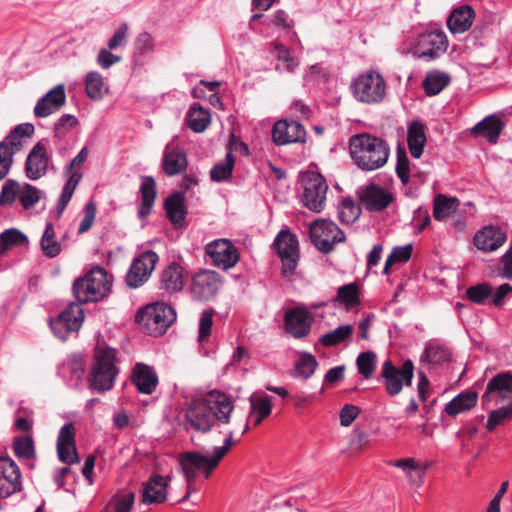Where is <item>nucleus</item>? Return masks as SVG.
<instances>
[{"label": "nucleus", "instance_id": "nucleus-1", "mask_svg": "<svg viewBox=\"0 0 512 512\" xmlns=\"http://www.w3.org/2000/svg\"><path fill=\"white\" fill-rule=\"evenodd\" d=\"M233 409L229 396L220 391H211L204 399L190 403L185 418L192 429L207 433L217 424H228Z\"/></svg>", "mask_w": 512, "mask_h": 512}, {"label": "nucleus", "instance_id": "nucleus-2", "mask_svg": "<svg viewBox=\"0 0 512 512\" xmlns=\"http://www.w3.org/2000/svg\"><path fill=\"white\" fill-rule=\"evenodd\" d=\"M233 431L230 430L226 434L223 446L215 447L212 456L203 455L199 452H184L179 456V462L187 481V493L182 498V501L187 500L190 496L192 486L195 482L197 470H202L205 473V478H209L211 472L219 465L220 461L231 450L234 439Z\"/></svg>", "mask_w": 512, "mask_h": 512}, {"label": "nucleus", "instance_id": "nucleus-3", "mask_svg": "<svg viewBox=\"0 0 512 512\" xmlns=\"http://www.w3.org/2000/svg\"><path fill=\"white\" fill-rule=\"evenodd\" d=\"M350 153L357 166L364 171L383 167L389 157V146L381 138L363 133L350 138Z\"/></svg>", "mask_w": 512, "mask_h": 512}, {"label": "nucleus", "instance_id": "nucleus-4", "mask_svg": "<svg viewBox=\"0 0 512 512\" xmlns=\"http://www.w3.org/2000/svg\"><path fill=\"white\" fill-rule=\"evenodd\" d=\"M115 357L116 351L113 348H96L88 377L91 389L101 393L112 389L119 372L115 365Z\"/></svg>", "mask_w": 512, "mask_h": 512}, {"label": "nucleus", "instance_id": "nucleus-5", "mask_svg": "<svg viewBox=\"0 0 512 512\" xmlns=\"http://www.w3.org/2000/svg\"><path fill=\"white\" fill-rule=\"evenodd\" d=\"M111 281L104 268L96 266L83 277L76 279L72 286V292L76 300L81 303L97 302L103 299L109 292Z\"/></svg>", "mask_w": 512, "mask_h": 512}, {"label": "nucleus", "instance_id": "nucleus-6", "mask_svg": "<svg viewBox=\"0 0 512 512\" xmlns=\"http://www.w3.org/2000/svg\"><path fill=\"white\" fill-rule=\"evenodd\" d=\"M175 319L176 313L173 308L163 302L146 305L135 317L140 328L153 336L163 335Z\"/></svg>", "mask_w": 512, "mask_h": 512}, {"label": "nucleus", "instance_id": "nucleus-7", "mask_svg": "<svg viewBox=\"0 0 512 512\" xmlns=\"http://www.w3.org/2000/svg\"><path fill=\"white\" fill-rule=\"evenodd\" d=\"M381 378L389 396L399 395L404 386L410 387L412 385L414 364L410 359H407L401 367H397L391 360H386L382 365Z\"/></svg>", "mask_w": 512, "mask_h": 512}, {"label": "nucleus", "instance_id": "nucleus-8", "mask_svg": "<svg viewBox=\"0 0 512 512\" xmlns=\"http://www.w3.org/2000/svg\"><path fill=\"white\" fill-rule=\"evenodd\" d=\"M33 133L32 124H19L0 142V180L9 172L13 156L20 150L23 138L30 137Z\"/></svg>", "mask_w": 512, "mask_h": 512}, {"label": "nucleus", "instance_id": "nucleus-9", "mask_svg": "<svg viewBox=\"0 0 512 512\" xmlns=\"http://www.w3.org/2000/svg\"><path fill=\"white\" fill-rule=\"evenodd\" d=\"M303 186L302 201L305 207L314 212L324 209L328 185L325 178L317 172H307L301 177Z\"/></svg>", "mask_w": 512, "mask_h": 512}, {"label": "nucleus", "instance_id": "nucleus-10", "mask_svg": "<svg viewBox=\"0 0 512 512\" xmlns=\"http://www.w3.org/2000/svg\"><path fill=\"white\" fill-rule=\"evenodd\" d=\"M312 243L322 253H329L336 243L345 241L344 232L332 221L315 220L309 227Z\"/></svg>", "mask_w": 512, "mask_h": 512}, {"label": "nucleus", "instance_id": "nucleus-11", "mask_svg": "<svg viewBox=\"0 0 512 512\" xmlns=\"http://www.w3.org/2000/svg\"><path fill=\"white\" fill-rule=\"evenodd\" d=\"M354 97L363 103L380 102L385 95V83L377 73L359 75L351 85Z\"/></svg>", "mask_w": 512, "mask_h": 512}, {"label": "nucleus", "instance_id": "nucleus-12", "mask_svg": "<svg viewBox=\"0 0 512 512\" xmlns=\"http://www.w3.org/2000/svg\"><path fill=\"white\" fill-rule=\"evenodd\" d=\"M274 246L282 262V275L290 277L294 274L299 261L297 237L289 230H281L274 240Z\"/></svg>", "mask_w": 512, "mask_h": 512}, {"label": "nucleus", "instance_id": "nucleus-13", "mask_svg": "<svg viewBox=\"0 0 512 512\" xmlns=\"http://www.w3.org/2000/svg\"><path fill=\"white\" fill-rule=\"evenodd\" d=\"M159 257L156 252L148 250L140 254L126 275V283L131 288H137L145 283L153 272Z\"/></svg>", "mask_w": 512, "mask_h": 512}, {"label": "nucleus", "instance_id": "nucleus-14", "mask_svg": "<svg viewBox=\"0 0 512 512\" xmlns=\"http://www.w3.org/2000/svg\"><path fill=\"white\" fill-rule=\"evenodd\" d=\"M22 490L18 465L9 457H0V497L8 498Z\"/></svg>", "mask_w": 512, "mask_h": 512}, {"label": "nucleus", "instance_id": "nucleus-15", "mask_svg": "<svg viewBox=\"0 0 512 512\" xmlns=\"http://www.w3.org/2000/svg\"><path fill=\"white\" fill-rule=\"evenodd\" d=\"M448 46L447 37L442 31L422 34L415 48V54L426 61L434 60L445 52Z\"/></svg>", "mask_w": 512, "mask_h": 512}, {"label": "nucleus", "instance_id": "nucleus-16", "mask_svg": "<svg viewBox=\"0 0 512 512\" xmlns=\"http://www.w3.org/2000/svg\"><path fill=\"white\" fill-rule=\"evenodd\" d=\"M206 253L216 266L223 269H230L239 261L237 248L227 239H218L211 242L206 246Z\"/></svg>", "mask_w": 512, "mask_h": 512}, {"label": "nucleus", "instance_id": "nucleus-17", "mask_svg": "<svg viewBox=\"0 0 512 512\" xmlns=\"http://www.w3.org/2000/svg\"><path fill=\"white\" fill-rule=\"evenodd\" d=\"M306 131L297 121L280 120L272 128V139L276 145L304 142Z\"/></svg>", "mask_w": 512, "mask_h": 512}, {"label": "nucleus", "instance_id": "nucleus-18", "mask_svg": "<svg viewBox=\"0 0 512 512\" xmlns=\"http://www.w3.org/2000/svg\"><path fill=\"white\" fill-rule=\"evenodd\" d=\"M66 103L64 84H59L41 97L35 107L34 115L38 118H45L59 111Z\"/></svg>", "mask_w": 512, "mask_h": 512}, {"label": "nucleus", "instance_id": "nucleus-19", "mask_svg": "<svg viewBox=\"0 0 512 512\" xmlns=\"http://www.w3.org/2000/svg\"><path fill=\"white\" fill-rule=\"evenodd\" d=\"M221 286L218 273L210 270H203L196 273L192 279V293L201 300H208L213 297Z\"/></svg>", "mask_w": 512, "mask_h": 512}, {"label": "nucleus", "instance_id": "nucleus-20", "mask_svg": "<svg viewBox=\"0 0 512 512\" xmlns=\"http://www.w3.org/2000/svg\"><path fill=\"white\" fill-rule=\"evenodd\" d=\"M312 322V314L302 308H293L285 314V329L295 338L307 336L311 330Z\"/></svg>", "mask_w": 512, "mask_h": 512}, {"label": "nucleus", "instance_id": "nucleus-21", "mask_svg": "<svg viewBox=\"0 0 512 512\" xmlns=\"http://www.w3.org/2000/svg\"><path fill=\"white\" fill-rule=\"evenodd\" d=\"M496 396L502 400L512 397V374L510 372L498 373L488 382L486 391L481 398L483 407H488L492 398Z\"/></svg>", "mask_w": 512, "mask_h": 512}, {"label": "nucleus", "instance_id": "nucleus-22", "mask_svg": "<svg viewBox=\"0 0 512 512\" xmlns=\"http://www.w3.org/2000/svg\"><path fill=\"white\" fill-rule=\"evenodd\" d=\"M48 156L46 147L38 142L30 151L25 163L26 175L31 180H38L44 176L48 167Z\"/></svg>", "mask_w": 512, "mask_h": 512}, {"label": "nucleus", "instance_id": "nucleus-23", "mask_svg": "<svg viewBox=\"0 0 512 512\" xmlns=\"http://www.w3.org/2000/svg\"><path fill=\"white\" fill-rule=\"evenodd\" d=\"M359 198L368 211H382L392 201V195L375 184H370L361 189Z\"/></svg>", "mask_w": 512, "mask_h": 512}, {"label": "nucleus", "instance_id": "nucleus-24", "mask_svg": "<svg viewBox=\"0 0 512 512\" xmlns=\"http://www.w3.org/2000/svg\"><path fill=\"white\" fill-rule=\"evenodd\" d=\"M167 480L160 475H152L143 484L141 501L144 504H160L167 499Z\"/></svg>", "mask_w": 512, "mask_h": 512}, {"label": "nucleus", "instance_id": "nucleus-25", "mask_svg": "<svg viewBox=\"0 0 512 512\" xmlns=\"http://www.w3.org/2000/svg\"><path fill=\"white\" fill-rule=\"evenodd\" d=\"M131 381L143 394H152L158 385V376L152 367L137 363L131 374Z\"/></svg>", "mask_w": 512, "mask_h": 512}, {"label": "nucleus", "instance_id": "nucleus-26", "mask_svg": "<svg viewBox=\"0 0 512 512\" xmlns=\"http://www.w3.org/2000/svg\"><path fill=\"white\" fill-rule=\"evenodd\" d=\"M506 239L507 236L501 229L488 226L476 233L474 244L479 250L492 252L501 247Z\"/></svg>", "mask_w": 512, "mask_h": 512}, {"label": "nucleus", "instance_id": "nucleus-27", "mask_svg": "<svg viewBox=\"0 0 512 512\" xmlns=\"http://www.w3.org/2000/svg\"><path fill=\"white\" fill-rule=\"evenodd\" d=\"M164 208L166 215L175 228H181L184 224L187 209L185 197L181 192H175L165 199Z\"/></svg>", "mask_w": 512, "mask_h": 512}, {"label": "nucleus", "instance_id": "nucleus-28", "mask_svg": "<svg viewBox=\"0 0 512 512\" xmlns=\"http://www.w3.org/2000/svg\"><path fill=\"white\" fill-rule=\"evenodd\" d=\"M187 157L183 150L167 146L163 154L162 168L166 175L174 176L183 172L187 167Z\"/></svg>", "mask_w": 512, "mask_h": 512}, {"label": "nucleus", "instance_id": "nucleus-29", "mask_svg": "<svg viewBox=\"0 0 512 512\" xmlns=\"http://www.w3.org/2000/svg\"><path fill=\"white\" fill-rule=\"evenodd\" d=\"M475 12L470 6H461L455 9L447 19V26L451 33H464L472 25Z\"/></svg>", "mask_w": 512, "mask_h": 512}, {"label": "nucleus", "instance_id": "nucleus-30", "mask_svg": "<svg viewBox=\"0 0 512 512\" xmlns=\"http://www.w3.org/2000/svg\"><path fill=\"white\" fill-rule=\"evenodd\" d=\"M161 288L168 293L182 290L184 286V269L177 263L170 264L163 270L160 279Z\"/></svg>", "mask_w": 512, "mask_h": 512}, {"label": "nucleus", "instance_id": "nucleus-31", "mask_svg": "<svg viewBox=\"0 0 512 512\" xmlns=\"http://www.w3.org/2000/svg\"><path fill=\"white\" fill-rule=\"evenodd\" d=\"M503 129V122L496 115H489L477 123L472 133L475 135H482L487 138L492 144H495Z\"/></svg>", "mask_w": 512, "mask_h": 512}, {"label": "nucleus", "instance_id": "nucleus-32", "mask_svg": "<svg viewBox=\"0 0 512 512\" xmlns=\"http://www.w3.org/2000/svg\"><path fill=\"white\" fill-rule=\"evenodd\" d=\"M140 193L141 204L138 209V215L141 219H144L151 213L157 193L156 182L152 176L143 177Z\"/></svg>", "mask_w": 512, "mask_h": 512}, {"label": "nucleus", "instance_id": "nucleus-33", "mask_svg": "<svg viewBox=\"0 0 512 512\" xmlns=\"http://www.w3.org/2000/svg\"><path fill=\"white\" fill-rule=\"evenodd\" d=\"M478 393L475 391H464L455 396L445 406V412L454 417L459 413L465 412L473 408L477 404Z\"/></svg>", "mask_w": 512, "mask_h": 512}, {"label": "nucleus", "instance_id": "nucleus-34", "mask_svg": "<svg viewBox=\"0 0 512 512\" xmlns=\"http://www.w3.org/2000/svg\"><path fill=\"white\" fill-rule=\"evenodd\" d=\"M185 122L192 131L201 133L210 124V113L198 103H194L186 114Z\"/></svg>", "mask_w": 512, "mask_h": 512}, {"label": "nucleus", "instance_id": "nucleus-35", "mask_svg": "<svg viewBox=\"0 0 512 512\" xmlns=\"http://www.w3.org/2000/svg\"><path fill=\"white\" fill-rule=\"evenodd\" d=\"M407 142L412 157L420 158L426 142L424 126L421 123L415 122L409 126Z\"/></svg>", "mask_w": 512, "mask_h": 512}, {"label": "nucleus", "instance_id": "nucleus-36", "mask_svg": "<svg viewBox=\"0 0 512 512\" xmlns=\"http://www.w3.org/2000/svg\"><path fill=\"white\" fill-rule=\"evenodd\" d=\"M460 202L455 197H447L443 194H438L434 198L433 216L436 220L441 221L454 213Z\"/></svg>", "mask_w": 512, "mask_h": 512}, {"label": "nucleus", "instance_id": "nucleus-37", "mask_svg": "<svg viewBox=\"0 0 512 512\" xmlns=\"http://www.w3.org/2000/svg\"><path fill=\"white\" fill-rule=\"evenodd\" d=\"M450 76L444 72L432 71L427 73L423 88L428 96L439 94L450 83Z\"/></svg>", "mask_w": 512, "mask_h": 512}, {"label": "nucleus", "instance_id": "nucleus-38", "mask_svg": "<svg viewBox=\"0 0 512 512\" xmlns=\"http://www.w3.org/2000/svg\"><path fill=\"white\" fill-rule=\"evenodd\" d=\"M28 243L27 236L19 229H6L0 234V255H4L12 247L26 246Z\"/></svg>", "mask_w": 512, "mask_h": 512}, {"label": "nucleus", "instance_id": "nucleus-39", "mask_svg": "<svg viewBox=\"0 0 512 512\" xmlns=\"http://www.w3.org/2000/svg\"><path fill=\"white\" fill-rule=\"evenodd\" d=\"M56 232L54 225L48 222L45 226L43 236L41 238L40 247L42 253L48 258H54L61 252V245L55 240Z\"/></svg>", "mask_w": 512, "mask_h": 512}, {"label": "nucleus", "instance_id": "nucleus-40", "mask_svg": "<svg viewBox=\"0 0 512 512\" xmlns=\"http://www.w3.org/2000/svg\"><path fill=\"white\" fill-rule=\"evenodd\" d=\"M354 328L352 325H341L334 330L323 334L319 338V342L325 347H332L343 343L350 338L353 334Z\"/></svg>", "mask_w": 512, "mask_h": 512}, {"label": "nucleus", "instance_id": "nucleus-41", "mask_svg": "<svg viewBox=\"0 0 512 512\" xmlns=\"http://www.w3.org/2000/svg\"><path fill=\"white\" fill-rule=\"evenodd\" d=\"M81 303H70L69 306L58 316L61 321L67 323L68 329L78 331L84 320V312Z\"/></svg>", "mask_w": 512, "mask_h": 512}, {"label": "nucleus", "instance_id": "nucleus-42", "mask_svg": "<svg viewBox=\"0 0 512 512\" xmlns=\"http://www.w3.org/2000/svg\"><path fill=\"white\" fill-rule=\"evenodd\" d=\"M85 90L87 95L93 100H100L103 98L107 91V87L99 72L92 71L87 74L85 79Z\"/></svg>", "mask_w": 512, "mask_h": 512}, {"label": "nucleus", "instance_id": "nucleus-43", "mask_svg": "<svg viewBox=\"0 0 512 512\" xmlns=\"http://www.w3.org/2000/svg\"><path fill=\"white\" fill-rule=\"evenodd\" d=\"M359 294L358 285L356 283H349L338 288L335 301L350 309L360 304Z\"/></svg>", "mask_w": 512, "mask_h": 512}, {"label": "nucleus", "instance_id": "nucleus-44", "mask_svg": "<svg viewBox=\"0 0 512 512\" xmlns=\"http://www.w3.org/2000/svg\"><path fill=\"white\" fill-rule=\"evenodd\" d=\"M318 361L308 352H302L294 364V371L297 377L309 379L316 371Z\"/></svg>", "mask_w": 512, "mask_h": 512}, {"label": "nucleus", "instance_id": "nucleus-45", "mask_svg": "<svg viewBox=\"0 0 512 512\" xmlns=\"http://www.w3.org/2000/svg\"><path fill=\"white\" fill-rule=\"evenodd\" d=\"M250 413L249 418L254 417L255 414L267 418L272 411L271 397L268 395L252 394L249 398Z\"/></svg>", "mask_w": 512, "mask_h": 512}, {"label": "nucleus", "instance_id": "nucleus-46", "mask_svg": "<svg viewBox=\"0 0 512 512\" xmlns=\"http://www.w3.org/2000/svg\"><path fill=\"white\" fill-rule=\"evenodd\" d=\"M360 214V207L350 198H344L338 207V218L343 224L354 223Z\"/></svg>", "mask_w": 512, "mask_h": 512}, {"label": "nucleus", "instance_id": "nucleus-47", "mask_svg": "<svg viewBox=\"0 0 512 512\" xmlns=\"http://www.w3.org/2000/svg\"><path fill=\"white\" fill-rule=\"evenodd\" d=\"M356 365L359 373L365 378L369 379L375 373L377 367V356L373 351L362 352L356 359Z\"/></svg>", "mask_w": 512, "mask_h": 512}, {"label": "nucleus", "instance_id": "nucleus-48", "mask_svg": "<svg viewBox=\"0 0 512 512\" xmlns=\"http://www.w3.org/2000/svg\"><path fill=\"white\" fill-rule=\"evenodd\" d=\"M235 165L232 153H227L223 162L215 164L210 170V177L215 182H221L230 178Z\"/></svg>", "mask_w": 512, "mask_h": 512}, {"label": "nucleus", "instance_id": "nucleus-49", "mask_svg": "<svg viewBox=\"0 0 512 512\" xmlns=\"http://www.w3.org/2000/svg\"><path fill=\"white\" fill-rule=\"evenodd\" d=\"M271 45L276 58L283 63L285 70L289 73L294 72L299 65V60L291 54L290 49L277 41Z\"/></svg>", "mask_w": 512, "mask_h": 512}, {"label": "nucleus", "instance_id": "nucleus-50", "mask_svg": "<svg viewBox=\"0 0 512 512\" xmlns=\"http://www.w3.org/2000/svg\"><path fill=\"white\" fill-rule=\"evenodd\" d=\"M450 357L451 353L446 348L439 345H429L421 356V360L431 364H442L448 362Z\"/></svg>", "mask_w": 512, "mask_h": 512}, {"label": "nucleus", "instance_id": "nucleus-51", "mask_svg": "<svg viewBox=\"0 0 512 512\" xmlns=\"http://www.w3.org/2000/svg\"><path fill=\"white\" fill-rule=\"evenodd\" d=\"M493 289L489 283H480L469 287L466 290L467 298L478 305H483L486 300L492 295Z\"/></svg>", "mask_w": 512, "mask_h": 512}, {"label": "nucleus", "instance_id": "nucleus-52", "mask_svg": "<svg viewBox=\"0 0 512 512\" xmlns=\"http://www.w3.org/2000/svg\"><path fill=\"white\" fill-rule=\"evenodd\" d=\"M134 503V494L127 493L113 497L106 505L103 512H130Z\"/></svg>", "mask_w": 512, "mask_h": 512}, {"label": "nucleus", "instance_id": "nucleus-53", "mask_svg": "<svg viewBox=\"0 0 512 512\" xmlns=\"http://www.w3.org/2000/svg\"><path fill=\"white\" fill-rule=\"evenodd\" d=\"M512 417V403L507 406L492 410L489 414L486 428L493 431L496 426L502 424Z\"/></svg>", "mask_w": 512, "mask_h": 512}, {"label": "nucleus", "instance_id": "nucleus-54", "mask_svg": "<svg viewBox=\"0 0 512 512\" xmlns=\"http://www.w3.org/2000/svg\"><path fill=\"white\" fill-rule=\"evenodd\" d=\"M14 453L20 458L30 459L34 457V443L31 436H21L15 439Z\"/></svg>", "mask_w": 512, "mask_h": 512}, {"label": "nucleus", "instance_id": "nucleus-55", "mask_svg": "<svg viewBox=\"0 0 512 512\" xmlns=\"http://www.w3.org/2000/svg\"><path fill=\"white\" fill-rule=\"evenodd\" d=\"M78 124V119L74 115L63 114L54 125L55 137H64L72 128Z\"/></svg>", "mask_w": 512, "mask_h": 512}, {"label": "nucleus", "instance_id": "nucleus-56", "mask_svg": "<svg viewBox=\"0 0 512 512\" xmlns=\"http://www.w3.org/2000/svg\"><path fill=\"white\" fill-rule=\"evenodd\" d=\"M410 162L407 153L404 149L398 148L397 150V163L396 173L403 184L409 182Z\"/></svg>", "mask_w": 512, "mask_h": 512}, {"label": "nucleus", "instance_id": "nucleus-57", "mask_svg": "<svg viewBox=\"0 0 512 512\" xmlns=\"http://www.w3.org/2000/svg\"><path fill=\"white\" fill-rule=\"evenodd\" d=\"M214 311L212 309L202 312L199 321V342L206 341L211 335Z\"/></svg>", "mask_w": 512, "mask_h": 512}, {"label": "nucleus", "instance_id": "nucleus-58", "mask_svg": "<svg viewBox=\"0 0 512 512\" xmlns=\"http://www.w3.org/2000/svg\"><path fill=\"white\" fill-rule=\"evenodd\" d=\"M57 453L59 460L68 465L77 463L79 461L75 444H59L57 445Z\"/></svg>", "mask_w": 512, "mask_h": 512}, {"label": "nucleus", "instance_id": "nucleus-59", "mask_svg": "<svg viewBox=\"0 0 512 512\" xmlns=\"http://www.w3.org/2000/svg\"><path fill=\"white\" fill-rule=\"evenodd\" d=\"M96 205L90 201L85 205L84 208V217L80 222L78 234H83L89 231L93 225L96 216Z\"/></svg>", "mask_w": 512, "mask_h": 512}, {"label": "nucleus", "instance_id": "nucleus-60", "mask_svg": "<svg viewBox=\"0 0 512 512\" xmlns=\"http://www.w3.org/2000/svg\"><path fill=\"white\" fill-rule=\"evenodd\" d=\"M39 191L32 185L26 184L20 194V203L29 209L39 201Z\"/></svg>", "mask_w": 512, "mask_h": 512}, {"label": "nucleus", "instance_id": "nucleus-61", "mask_svg": "<svg viewBox=\"0 0 512 512\" xmlns=\"http://www.w3.org/2000/svg\"><path fill=\"white\" fill-rule=\"evenodd\" d=\"M129 27L126 23L121 24L114 32L113 36L108 41V48L110 50L123 47L127 42Z\"/></svg>", "mask_w": 512, "mask_h": 512}, {"label": "nucleus", "instance_id": "nucleus-62", "mask_svg": "<svg viewBox=\"0 0 512 512\" xmlns=\"http://www.w3.org/2000/svg\"><path fill=\"white\" fill-rule=\"evenodd\" d=\"M18 190V182L14 180H8L2 187V191L0 194V205L10 204L14 202Z\"/></svg>", "mask_w": 512, "mask_h": 512}, {"label": "nucleus", "instance_id": "nucleus-63", "mask_svg": "<svg viewBox=\"0 0 512 512\" xmlns=\"http://www.w3.org/2000/svg\"><path fill=\"white\" fill-rule=\"evenodd\" d=\"M153 46L154 44L152 36L147 32H143L139 34L138 37L136 38L134 44L135 54L144 55L152 51Z\"/></svg>", "mask_w": 512, "mask_h": 512}, {"label": "nucleus", "instance_id": "nucleus-64", "mask_svg": "<svg viewBox=\"0 0 512 512\" xmlns=\"http://www.w3.org/2000/svg\"><path fill=\"white\" fill-rule=\"evenodd\" d=\"M501 269L500 275L512 281V247L508 249L500 259Z\"/></svg>", "mask_w": 512, "mask_h": 512}]
</instances>
